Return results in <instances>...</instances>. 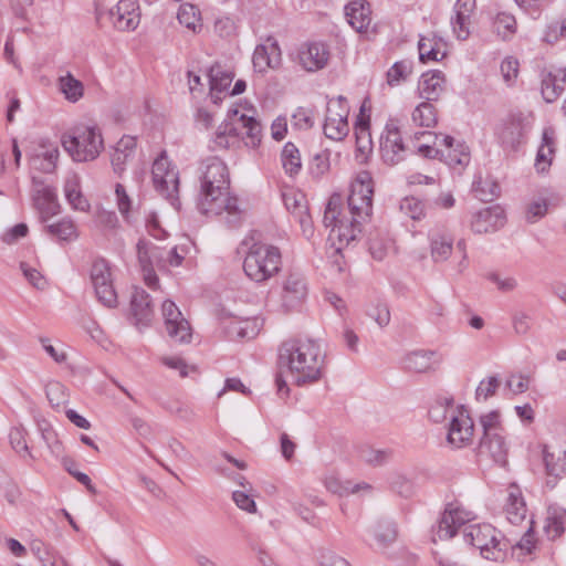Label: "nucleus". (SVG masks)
I'll return each instance as SVG.
<instances>
[{
	"instance_id": "58",
	"label": "nucleus",
	"mask_w": 566,
	"mask_h": 566,
	"mask_svg": "<svg viewBox=\"0 0 566 566\" xmlns=\"http://www.w3.org/2000/svg\"><path fill=\"white\" fill-rule=\"evenodd\" d=\"M533 325L532 315L523 310H517L512 314V327L516 335L525 336L530 333Z\"/></svg>"
},
{
	"instance_id": "47",
	"label": "nucleus",
	"mask_w": 566,
	"mask_h": 566,
	"mask_svg": "<svg viewBox=\"0 0 566 566\" xmlns=\"http://www.w3.org/2000/svg\"><path fill=\"white\" fill-rule=\"evenodd\" d=\"M282 166L286 174L296 175L302 168L301 155L293 143H286L281 154Z\"/></svg>"
},
{
	"instance_id": "50",
	"label": "nucleus",
	"mask_w": 566,
	"mask_h": 566,
	"mask_svg": "<svg viewBox=\"0 0 566 566\" xmlns=\"http://www.w3.org/2000/svg\"><path fill=\"white\" fill-rule=\"evenodd\" d=\"M45 394L53 408H61L69 401L67 388L60 381H49L45 387Z\"/></svg>"
},
{
	"instance_id": "16",
	"label": "nucleus",
	"mask_w": 566,
	"mask_h": 566,
	"mask_svg": "<svg viewBox=\"0 0 566 566\" xmlns=\"http://www.w3.org/2000/svg\"><path fill=\"white\" fill-rule=\"evenodd\" d=\"M161 311L168 336L178 343H189L191 339L190 325L182 317L176 304L171 301H165Z\"/></svg>"
},
{
	"instance_id": "10",
	"label": "nucleus",
	"mask_w": 566,
	"mask_h": 566,
	"mask_svg": "<svg viewBox=\"0 0 566 566\" xmlns=\"http://www.w3.org/2000/svg\"><path fill=\"white\" fill-rule=\"evenodd\" d=\"M308 295V285L304 275L297 271L289 272L281 283L280 311H297Z\"/></svg>"
},
{
	"instance_id": "26",
	"label": "nucleus",
	"mask_w": 566,
	"mask_h": 566,
	"mask_svg": "<svg viewBox=\"0 0 566 566\" xmlns=\"http://www.w3.org/2000/svg\"><path fill=\"white\" fill-rule=\"evenodd\" d=\"M475 9V0H458L454 4V18L451 20L454 35L467 40L470 35L471 15Z\"/></svg>"
},
{
	"instance_id": "45",
	"label": "nucleus",
	"mask_w": 566,
	"mask_h": 566,
	"mask_svg": "<svg viewBox=\"0 0 566 566\" xmlns=\"http://www.w3.org/2000/svg\"><path fill=\"white\" fill-rule=\"evenodd\" d=\"M177 19L180 24L193 33H197L202 29L200 11L193 4H181L178 10Z\"/></svg>"
},
{
	"instance_id": "56",
	"label": "nucleus",
	"mask_w": 566,
	"mask_h": 566,
	"mask_svg": "<svg viewBox=\"0 0 566 566\" xmlns=\"http://www.w3.org/2000/svg\"><path fill=\"white\" fill-rule=\"evenodd\" d=\"M27 430L23 426L13 427L9 433L10 444L22 457L33 458L27 443Z\"/></svg>"
},
{
	"instance_id": "55",
	"label": "nucleus",
	"mask_w": 566,
	"mask_h": 566,
	"mask_svg": "<svg viewBox=\"0 0 566 566\" xmlns=\"http://www.w3.org/2000/svg\"><path fill=\"white\" fill-rule=\"evenodd\" d=\"M412 73V62H396L387 72V83L390 86L399 85L405 82Z\"/></svg>"
},
{
	"instance_id": "21",
	"label": "nucleus",
	"mask_w": 566,
	"mask_h": 566,
	"mask_svg": "<svg viewBox=\"0 0 566 566\" xmlns=\"http://www.w3.org/2000/svg\"><path fill=\"white\" fill-rule=\"evenodd\" d=\"M228 336L233 340L253 339L262 328V321L258 317H229L223 322Z\"/></svg>"
},
{
	"instance_id": "41",
	"label": "nucleus",
	"mask_w": 566,
	"mask_h": 566,
	"mask_svg": "<svg viewBox=\"0 0 566 566\" xmlns=\"http://www.w3.org/2000/svg\"><path fill=\"white\" fill-rule=\"evenodd\" d=\"M411 120L417 126L432 128L438 123L437 109L429 101L421 102L413 108Z\"/></svg>"
},
{
	"instance_id": "29",
	"label": "nucleus",
	"mask_w": 566,
	"mask_h": 566,
	"mask_svg": "<svg viewBox=\"0 0 566 566\" xmlns=\"http://www.w3.org/2000/svg\"><path fill=\"white\" fill-rule=\"evenodd\" d=\"M446 77L440 71L423 73L418 82V94L426 101H437L444 91Z\"/></svg>"
},
{
	"instance_id": "5",
	"label": "nucleus",
	"mask_w": 566,
	"mask_h": 566,
	"mask_svg": "<svg viewBox=\"0 0 566 566\" xmlns=\"http://www.w3.org/2000/svg\"><path fill=\"white\" fill-rule=\"evenodd\" d=\"M282 268V254L277 247L264 242L252 243L243 261L245 275L256 282L263 283L274 277Z\"/></svg>"
},
{
	"instance_id": "54",
	"label": "nucleus",
	"mask_w": 566,
	"mask_h": 566,
	"mask_svg": "<svg viewBox=\"0 0 566 566\" xmlns=\"http://www.w3.org/2000/svg\"><path fill=\"white\" fill-rule=\"evenodd\" d=\"M560 80L559 73L553 75L547 73L542 77V95L547 103H552L563 93L564 87L558 84Z\"/></svg>"
},
{
	"instance_id": "31",
	"label": "nucleus",
	"mask_w": 566,
	"mask_h": 566,
	"mask_svg": "<svg viewBox=\"0 0 566 566\" xmlns=\"http://www.w3.org/2000/svg\"><path fill=\"white\" fill-rule=\"evenodd\" d=\"M543 461L549 478L556 480L566 475V449L559 446H546L543 450Z\"/></svg>"
},
{
	"instance_id": "37",
	"label": "nucleus",
	"mask_w": 566,
	"mask_h": 566,
	"mask_svg": "<svg viewBox=\"0 0 566 566\" xmlns=\"http://www.w3.org/2000/svg\"><path fill=\"white\" fill-rule=\"evenodd\" d=\"M552 199L553 192L549 189L538 190L526 205L525 218L527 222L534 223L545 217Z\"/></svg>"
},
{
	"instance_id": "3",
	"label": "nucleus",
	"mask_w": 566,
	"mask_h": 566,
	"mask_svg": "<svg viewBox=\"0 0 566 566\" xmlns=\"http://www.w3.org/2000/svg\"><path fill=\"white\" fill-rule=\"evenodd\" d=\"M325 354L321 345L310 338L285 340L279 349L282 373L297 386L318 381L323 376Z\"/></svg>"
},
{
	"instance_id": "53",
	"label": "nucleus",
	"mask_w": 566,
	"mask_h": 566,
	"mask_svg": "<svg viewBox=\"0 0 566 566\" xmlns=\"http://www.w3.org/2000/svg\"><path fill=\"white\" fill-rule=\"evenodd\" d=\"M284 205L289 211L295 214L302 224L307 221L305 198L302 193L287 192L283 196Z\"/></svg>"
},
{
	"instance_id": "63",
	"label": "nucleus",
	"mask_w": 566,
	"mask_h": 566,
	"mask_svg": "<svg viewBox=\"0 0 566 566\" xmlns=\"http://www.w3.org/2000/svg\"><path fill=\"white\" fill-rule=\"evenodd\" d=\"M501 381L497 377L491 376L485 379H482L475 390V396L478 400H486L493 395H495L499 389Z\"/></svg>"
},
{
	"instance_id": "1",
	"label": "nucleus",
	"mask_w": 566,
	"mask_h": 566,
	"mask_svg": "<svg viewBox=\"0 0 566 566\" xmlns=\"http://www.w3.org/2000/svg\"><path fill=\"white\" fill-rule=\"evenodd\" d=\"M374 181L370 172L359 171L350 186L348 213L344 212L342 197L333 195L326 206L323 222L331 227L328 240L338 244L335 252L348 245L361 232V224L367 222L373 212Z\"/></svg>"
},
{
	"instance_id": "4",
	"label": "nucleus",
	"mask_w": 566,
	"mask_h": 566,
	"mask_svg": "<svg viewBox=\"0 0 566 566\" xmlns=\"http://www.w3.org/2000/svg\"><path fill=\"white\" fill-rule=\"evenodd\" d=\"M250 111L241 107L230 108L226 119L218 126L212 143L214 149L237 147L240 142L256 148L262 139V126Z\"/></svg>"
},
{
	"instance_id": "19",
	"label": "nucleus",
	"mask_w": 566,
	"mask_h": 566,
	"mask_svg": "<svg viewBox=\"0 0 566 566\" xmlns=\"http://www.w3.org/2000/svg\"><path fill=\"white\" fill-rule=\"evenodd\" d=\"M329 60V51L324 43L312 42L303 44L297 52L300 65L308 71L315 72L324 69Z\"/></svg>"
},
{
	"instance_id": "40",
	"label": "nucleus",
	"mask_w": 566,
	"mask_h": 566,
	"mask_svg": "<svg viewBox=\"0 0 566 566\" xmlns=\"http://www.w3.org/2000/svg\"><path fill=\"white\" fill-rule=\"evenodd\" d=\"M106 261L96 260L91 269L90 279L95 291L96 298L102 305H106Z\"/></svg>"
},
{
	"instance_id": "60",
	"label": "nucleus",
	"mask_w": 566,
	"mask_h": 566,
	"mask_svg": "<svg viewBox=\"0 0 566 566\" xmlns=\"http://www.w3.org/2000/svg\"><path fill=\"white\" fill-rule=\"evenodd\" d=\"M355 135L358 150L363 153L370 150L371 140L368 123L363 118V116L357 118L355 124Z\"/></svg>"
},
{
	"instance_id": "38",
	"label": "nucleus",
	"mask_w": 566,
	"mask_h": 566,
	"mask_svg": "<svg viewBox=\"0 0 566 566\" xmlns=\"http://www.w3.org/2000/svg\"><path fill=\"white\" fill-rule=\"evenodd\" d=\"M566 525V510L559 506H549L547 510L544 531L549 539L559 537Z\"/></svg>"
},
{
	"instance_id": "39",
	"label": "nucleus",
	"mask_w": 566,
	"mask_h": 566,
	"mask_svg": "<svg viewBox=\"0 0 566 566\" xmlns=\"http://www.w3.org/2000/svg\"><path fill=\"white\" fill-rule=\"evenodd\" d=\"M368 532L373 535L380 547H387L396 541L397 530L391 521L379 520L374 522Z\"/></svg>"
},
{
	"instance_id": "57",
	"label": "nucleus",
	"mask_w": 566,
	"mask_h": 566,
	"mask_svg": "<svg viewBox=\"0 0 566 566\" xmlns=\"http://www.w3.org/2000/svg\"><path fill=\"white\" fill-rule=\"evenodd\" d=\"M501 76L506 86L512 87L516 84L518 73H520V63L513 56H506L503 59L500 65Z\"/></svg>"
},
{
	"instance_id": "12",
	"label": "nucleus",
	"mask_w": 566,
	"mask_h": 566,
	"mask_svg": "<svg viewBox=\"0 0 566 566\" xmlns=\"http://www.w3.org/2000/svg\"><path fill=\"white\" fill-rule=\"evenodd\" d=\"M474 423L468 410L463 407L450 411L447 441L453 448H464L472 443Z\"/></svg>"
},
{
	"instance_id": "51",
	"label": "nucleus",
	"mask_w": 566,
	"mask_h": 566,
	"mask_svg": "<svg viewBox=\"0 0 566 566\" xmlns=\"http://www.w3.org/2000/svg\"><path fill=\"white\" fill-rule=\"evenodd\" d=\"M49 234L62 241H71L77 238L75 224L69 219H62L56 223L45 227Z\"/></svg>"
},
{
	"instance_id": "15",
	"label": "nucleus",
	"mask_w": 566,
	"mask_h": 566,
	"mask_svg": "<svg viewBox=\"0 0 566 566\" xmlns=\"http://www.w3.org/2000/svg\"><path fill=\"white\" fill-rule=\"evenodd\" d=\"M443 357L437 350L431 349H416L407 353L401 364L403 369L416 374H431L436 373L441 364Z\"/></svg>"
},
{
	"instance_id": "6",
	"label": "nucleus",
	"mask_w": 566,
	"mask_h": 566,
	"mask_svg": "<svg viewBox=\"0 0 566 566\" xmlns=\"http://www.w3.org/2000/svg\"><path fill=\"white\" fill-rule=\"evenodd\" d=\"M464 541L480 551L483 558L503 562L506 557L507 544L501 532L491 524H472L464 528Z\"/></svg>"
},
{
	"instance_id": "23",
	"label": "nucleus",
	"mask_w": 566,
	"mask_h": 566,
	"mask_svg": "<svg viewBox=\"0 0 566 566\" xmlns=\"http://www.w3.org/2000/svg\"><path fill=\"white\" fill-rule=\"evenodd\" d=\"M130 311L134 324L138 328L148 327L155 317V310L149 294L138 287H135L133 291Z\"/></svg>"
},
{
	"instance_id": "20",
	"label": "nucleus",
	"mask_w": 566,
	"mask_h": 566,
	"mask_svg": "<svg viewBox=\"0 0 566 566\" xmlns=\"http://www.w3.org/2000/svg\"><path fill=\"white\" fill-rule=\"evenodd\" d=\"M111 15L115 29L134 31L140 22L139 4L137 0H119L116 10Z\"/></svg>"
},
{
	"instance_id": "22",
	"label": "nucleus",
	"mask_w": 566,
	"mask_h": 566,
	"mask_svg": "<svg viewBox=\"0 0 566 566\" xmlns=\"http://www.w3.org/2000/svg\"><path fill=\"white\" fill-rule=\"evenodd\" d=\"M32 184L34 188V206L39 210L42 221L59 213L60 205L54 189L45 186L35 177L32 178Z\"/></svg>"
},
{
	"instance_id": "44",
	"label": "nucleus",
	"mask_w": 566,
	"mask_h": 566,
	"mask_svg": "<svg viewBox=\"0 0 566 566\" xmlns=\"http://www.w3.org/2000/svg\"><path fill=\"white\" fill-rule=\"evenodd\" d=\"M326 489L339 496L356 494L361 491H369L371 486L367 483H353L350 481L342 482L337 478L331 476L325 480Z\"/></svg>"
},
{
	"instance_id": "28",
	"label": "nucleus",
	"mask_w": 566,
	"mask_h": 566,
	"mask_svg": "<svg viewBox=\"0 0 566 566\" xmlns=\"http://www.w3.org/2000/svg\"><path fill=\"white\" fill-rule=\"evenodd\" d=\"M426 138V143L418 146V153L427 158L442 157V151L453 147L454 138L448 135H437L429 132H422L416 135V138Z\"/></svg>"
},
{
	"instance_id": "11",
	"label": "nucleus",
	"mask_w": 566,
	"mask_h": 566,
	"mask_svg": "<svg viewBox=\"0 0 566 566\" xmlns=\"http://www.w3.org/2000/svg\"><path fill=\"white\" fill-rule=\"evenodd\" d=\"M151 175L155 189L174 203L179 190V175L165 154L154 161Z\"/></svg>"
},
{
	"instance_id": "35",
	"label": "nucleus",
	"mask_w": 566,
	"mask_h": 566,
	"mask_svg": "<svg viewBox=\"0 0 566 566\" xmlns=\"http://www.w3.org/2000/svg\"><path fill=\"white\" fill-rule=\"evenodd\" d=\"M555 129L546 127L543 129L542 143L538 147L535 168L537 172H545L552 165L555 153Z\"/></svg>"
},
{
	"instance_id": "59",
	"label": "nucleus",
	"mask_w": 566,
	"mask_h": 566,
	"mask_svg": "<svg viewBox=\"0 0 566 566\" xmlns=\"http://www.w3.org/2000/svg\"><path fill=\"white\" fill-rule=\"evenodd\" d=\"M57 157V149L48 150L42 156L38 155L33 157L32 165L35 169L50 174L53 172L56 167Z\"/></svg>"
},
{
	"instance_id": "62",
	"label": "nucleus",
	"mask_w": 566,
	"mask_h": 566,
	"mask_svg": "<svg viewBox=\"0 0 566 566\" xmlns=\"http://www.w3.org/2000/svg\"><path fill=\"white\" fill-rule=\"evenodd\" d=\"M531 378L524 374H511L505 381V388L513 395L525 392L530 388Z\"/></svg>"
},
{
	"instance_id": "30",
	"label": "nucleus",
	"mask_w": 566,
	"mask_h": 566,
	"mask_svg": "<svg viewBox=\"0 0 566 566\" xmlns=\"http://www.w3.org/2000/svg\"><path fill=\"white\" fill-rule=\"evenodd\" d=\"M210 85V97L213 103L221 101V94L227 93L233 81V73L226 70L223 66L216 64L210 67L209 73L206 75Z\"/></svg>"
},
{
	"instance_id": "18",
	"label": "nucleus",
	"mask_w": 566,
	"mask_h": 566,
	"mask_svg": "<svg viewBox=\"0 0 566 566\" xmlns=\"http://www.w3.org/2000/svg\"><path fill=\"white\" fill-rule=\"evenodd\" d=\"M505 212L501 206H491L472 216L471 229L478 234L494 232L505 224Z\"/></svg>"
},
{
	"instance_id": "2",
	"label": "nucleus",
	"mask_w": 566,
	"mask_h": 566,
	"mask_svg": "<svg viewBox=\"0 0 566 566\" xmlns=\"http://www.w3.org/2000/svg\"><path fill=\"white\" fill-rule=\"evenodd\" d=\"M200 192L197 208L208 217H221L230 227H238L244 218L239 199L231 196L227 165L218 157H209L200 165Z\"/></svg>"
},
{
	"instance_id": "14",
	"label": "nucleus",
	"mask_w": 566,
	"mask_h": 566,
	"mask_svg": "<svg viewBox=\"0 0 566 566\" xmlns=\"http://www.w3.org/2000/svg\"><path fill=\"white\" fill-rule=\"evenodd\" d=\"M380 156L385 164L395 166L405 159L406 146L396 122L386 124L380 135Z\"/></svg>"
},
{
	"instance_id": "43",
	"label": "nucleus",
	"mask_w": 566,
	"mask_h": 566,
	"mask_svg": "<svg viewBox=\"0 0 566 566\" xmlns=\"http://www.w3.org/2000/svg\"><path fill=\"white\" fill-rule=\"evenodd\" d=\"M64 193L69 203L76 210L85 211L88 209V202L80 190V178L71 175L64 184Z\"/></svg>"
},
{
	"instance_id": "61",
	"label": "nucleus",
	"mask_w": 566,
	"mask_h": 566,
	"mask_svg": "<svg viewBox=\"0 0 566 566\" xmlns=\"http://www.w3.org/2000/svg\"><path fill=\"white\" fill-rule=\"evenodd\" d=\"M390 453L385 450H376L370 447H363L359 451V458L367 464L377 467L382 465L389 459Z\"/></svg>"
},
{
	"instance_id": "42",
	"label": "nucleus",
	"mask_w": 566,
	"mask_h": 566,
	"mask_svg": "<svg viewBox=\"0 0 566 566\" xmlns=\"http://www.w3.org/2000/svg\"><path fill=\"white\" fill-rule=\"evenodd\" d=\"M57 86L65 99L71 103H76L84 93L82 82L75 78L70 72L59 77Z\"/></svg>"
},
{
	"instance_id": "64",
	"label": "nucleus",
	"mask_w": 566,
	"mask_h": 566,
	"mask_svg": "<svg viewBox=\"0 0 566 566\" xmlns=\"http://www.w3.org/2000/svg\"><path fill=\"white\" fill-rule=\"evenodd\" d=\"M318 566H352L347 559L331 549H319L316 556Z\"/></svg>"
},
{
	"instance_id": "9",
	"label": "nucleus",
	"mask_w": 566,
	"mask_h": 566,
	"mask_svg": "<svg viewBox=\"0 0 566 566\" xmlns=\"http://www.w3.org/2000/svg\"><path fill=\"white\" fill-rule=\"evenodd\" d=\"M475 515L460 504H448L444 512L432 528V541H444L452 538L459 528L472 522Z\"/></svg>"
},
{
	"instance_id": "24",
	"label": "nucleus",
	"mask_w": 566,
	"mask_h": 566,
	"mask_svg": "<svg viewBox=\"0 0 566 566\" xmlns=\"http://www.w3.org/2000/svg\"><path fill=\"white\" fill-rule=\"evenodd\" d=\"M527 130V123L522 116H512L504 120L497 128V137L501 144L509 149H516L522 143Z\"/></svg>"
},
{
	"instance_id": "7",
	"label": "nucleus",
	"mask_w": 566,
	"mask_h": 566,
	"mask_svg": "<svg viewBox=\"0 0 566 566\" xmlns=\"http://www.w3.org/2000/svg\"><path fill=\"white\" fill-rule=\"evenodd\" d=\"M62 144L74 160L87 161L98 156L103 148V138L101 133H96L94 128L82 127L72 134L64 135Z\"/></svg>"
},
{
	"instance_id": "13",
	"label": "nucleus",
	"mask_w": 566,
	"mask_h": 566,
	"mask_svg": "<svg viewBox=\"0 0 566 566\" xmlns=\"http://www.w3.org/2000/svg\"><path fill=\"white\" fill-rule=\"evenodd\" d=\"M137 258L145 284L150 289H155L158 285L156 269L161 270V262L164 260L161 247L139 240L137 243Z\"/></svg>"
},
{
	"instance_id": "49",
	"label": "nucleus",
	"mask_w": 566,
	"mask_h": 566,
	"mask_svg": "<svg viewBox=\"0 0 566 566\" xmlns=\"http://www.w3.org/2000/svg\"><path fill=\"white\" fill-rule=\"evenodd\" d=\"M493 30L502 40H507L516 31V20L510 13H497L493 20Z\"/></svg>"
},
{
	"instance_id": "46",
	"label": "nucleus",
	"mask_w": 566,
	"mask_h": 566,
	"mask_svg": "<svg viewBox=\"0 0 566 566\" xmlns=\"http://www.w3.org/2000/svg\"><path fill=\"white\" fill-rule=\"evenodd\" d=\"M441 158L451 167L465 166L470 161V151L464 144L454 140L453 147L444 149Z\"/></svg>"
},
{
	"instance_id": "25",
	"label": "nucleus",
	"mask_w": 566,
	"mask_h": 566,
	"mask_svg": "<svg viewBox=\"0 0 566 566\" xmlns=\"http://www.w3.org/2000/svg\"><path fill=\"white\" fill-rule=\"evenodd\" d=\"M252 62L254 70L258 72L277 67L281 63V50L277 42L269 38L263 44L258 45Z\"/></svg>"
},
{
	"instance_id": "32",
	"label": "nucleus",
	"mask_w": 566,
	"mask_h": 566,
	"mask_svg": "<svg viewBox=\"0 0 566 566\" xmlns=\"http://www.w3.org/2000/svg\"><path fill=\"white\" fill-rule=\"evenodd\" d=\"M345 15L348 23L357 32L365 31L371 22V11L369 3L364 0L349 2L345 8Z\"/></svg>"
},
{
	"instance_id": "27",
	"label": "nucleus",
	"mask_w": 566,
	"mask_h": 566,
	"mask_svg": "<svg viewBox=\"0 0 566 566\" xmlns=\"http://www.w3.org/2000/svg\"><path fill=\"white\" fill-rule=\"evenodd\" d=\"M418 50L421 61L438 62L447 56L448 44L443 38L431 32L420 38Z\"/></svg>"
},
{
	"instance_id": "36",
	"label": "nucleus",
	"mask_w": 566,
	"mask_h": 566,
	"mask_svg": "<svg viewBox=\"0 0 566 566\" xmlns=\"http://www.w3.org/2000/svg\"><path fill=\"white\" fill-rule=\"evenodd\" d=\"M136 149V138L130 135H124L113 147L111 161L115 172L124 170V165L133 158Z\"/></svg>"
},
{
	"instance_id": "52",
	"label": "nucleus",
	"mask_w": 566,
	"mask_h": 566,
	"mask_svg": "<svg viewBox=\"0 0 566 566\" xmlns=\"http://www.w3.org/2000/svg\"><path fill=\"white\" fill-rule=\"evenodd\" d=\"M235 481L243 488L242 491L237 490L232 493V499L237 506L243 511H247L249 513H255L256 512V504L254 500L248 494V491L250 490V484L247 482L244 483V478L242 475H238L235 478Z\"/></svg>"
},
{
	"instance_id": "8",
	"label": "nucleus",
	"mask_w": 566,
	"mask_h": 566,
	"mask_svg": "<svg viewBox=\"0 0 566 566\" xmlns=\"http://www.w3.org/2000/svg\"><path fill=\"white\" fill-rule=\"evenodd\" d=\"M349 104L346 97L338 95L329 98L323 124L324 135L332 140H343L349 133Z\"/></svg>"
},
{
	"instance_id": "33",
	"label": "nucleus",
	"mask_w": 566,
	"mask_h": 566,
	"mask_svg": "<svg viewBox=\"0 0 566 566\" xmlns=\"http://www.w3.org/2000/svg\"><path fill=\"white\" fill-rule=\"evenodd\" d=\"M479 454L490 457L499 464H505L507 447L501 432L483 436L479 444Z\"/></svg>"
},
{
	"instance_id": "17",
	"label": "nucleus",
	"mask_w": 566,
	"mask_h": 566,
	"mask_svg": "<svg viewBox=\"0 0 566 566\" xmlns=\"http://www.w3.org/2000/svg\"><path fill=\"white\" fill-rule=\"evenodd\" d=\"M430 256L434 263L449 260L453 252L454 237L444 227H433L428 231Z\"/></svg>"
},
{
	"instance_id": "48",
	"label": "nucleus",
	"mask_w": 566,
	"mask_h": 566,
	"mask_svg": "<svg viewBox=\"0 0 566 566\" xmlns=\"http://www.w3.org/2000/svg\"><path fill=\"white\" fill-rule=\"evenodd\" d=\"M400 212L413 221H420L426 217V203L416 197H405L399 203Z\"/></svg>"
},
{
	"instance_id": "34",
	"label": "nucleus",
	"mask_w": 566,
	"mask_h": 566,
	"mask_svg": "<svg viewBox=\"0 0 566 566\" xmlns=\"http://www.w3.org/2000/svg\"><path fill=\"white\" fill-rule=\"evenodd\" d=\"M504 512L506 514V518L512 524L521 523L526 516V504L522 496L521 489L511 484L507 488V497L506 503L504 505Z\"/></svg>"
}]
</instances>
